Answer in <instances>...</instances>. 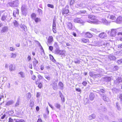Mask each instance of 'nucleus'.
Returning a JSON list of instances; mask_svg holds the SVG:
<instances>
[{
  "label": "nucleus",
  "mask_w": 122,
  "mask_h": 122,
  "mask_svg": "<svg viewBox=\"0 0 122 122\" xmlns=\"http://www.w3.org/2000/svg\"><path fill=\"white\" fill-rule=\"evenodd\" d=\"M89 19L86 20L87 22L90 23H93L94 24H98L99 22L97 20L96 16L94 15H90L88 16Z\"/></svg>",
  "instance_id": "1"
},
{
  "label": "nucleus",
  "mask_w": 122,
  "mask_h": 122,
  "mask_svg": "<svg viewBox=\"0 0 122 122\" xmlns=\"http://www.w3.org/2000/svg\"><path fill=\"white\" fill-rule=\"evenodd\" d=\"M1 16V20L2 21L6 20L8 18L9 16H7V14L4 11H0V17Z\"/></svg>",
  "instance_id": "2"
},
{
  "label": "nucleus",
  "mask_w": 122,
  "mask_h": 122,
  "mask_svg": "<svg viewBox=\"0 0 122 122\" xmlns=\"http://www.w3.org/2000/svg\"><path fill=\"white\" fill-rule=\"evenodd\" d=\"M119 29H111L110 31H109L108 33L109 32H110V35L112 36H115L116 35L117 33L119 30Z\"/></svg>",
  "instance_id": "3"
},
{
  "label": "nucleus",
  "mask_w": 122,
  "mask_h": 122,
  "mask_svg": "<svg viewBox=\"0 0 122 122\" xmlns=\"http://www.w3.org/2000/svg\"><path fill=\"white\" fill-rule=\"evenodd\" d=\"M19 4V1L18 0H16L9 2L8 4L10 6L13 7L17 6Z\"/></svg>",
  "instance_id": "4"
},
{
  "label": "nucleus",
  "mask_w": 122,
  "mask_h": 122,
  "mask_svg": "<svg viewBox=\"0 0 122 122\" xmlns=\"http://www.w3.org/2000/svg\"><path fill=\"white\" fill-rule=\"evenodd\" d=\"M90 76L94 79L100 77L101 76L100 74H96L95 73L91 72L89 73Z\"/></svg>",
  "instance_id": "5"
},
{
  "label": "nucleus",
  "mask_w": 122,
  "mask_h": 122,
  "mask_svg": "<svg viewBox=\"0 0 122 122\" xmlns=\"http://www.w3.org/2000/svg\"><path fill=\"white\" fill-rule=\"evenodd\" d=\"M108 14H107L106 15L107 17V18L111 20H113V21H114L116 20V18L114 15H109Z\"/></svg>",
  "instance_id": "6"
},
{
  "label": "nucleus",
  "mask_w": 122,
  "mask_h": 122,
  "mask_svg": "<svg viewBox=\"0 0 122 122\" xmlns=\"http://www.w3.org/2000/svg\"><path fill=\"white\" fill-rule=\"evenodd\" d=\"M57 81H52V88L54 90H56L57 89Z\"/></svg>",
  "instance_id": "7"
},
{
  "label": "nucleus",
  "mask_w": 122,
  "mask_h": 122,
  "mask_svg": "<svg viewBox=\"0 0 122 122\" xmlns=\"http://www.w3.org/2000/svg\"><path fill=\"white\" fill-rule=\"evenodd\" d=\"M73 21L74 22L76 23L82 24L83 23V20L80 18H76L74 19Z\"/></svg>",
  "instance_id": "8"
},
{
  "label": "nucleus",
  "mask_w": 122,
  "mask_h": 122,
  "mask_svg": "<svg viewBox=\"0 0 122 122\" xmlns=\"http://www.w3.org/2000/svg\"><path fill=\"white\" fill-rule=\"evenodd\" d=\"M122 81V78L119 77L117 78L116 80L114 81V83L116 84H118Z\"/></svg>",
  "instance_id": "9"
},
{
  "label": "nucleus",
  "mask_w": 122,
  "mask_h": 122,
  "mask_svg": "<svg viewBox=\"0 0 122 122\" xmlns=\"http://www.w3.org/2000/svg\"><path fill=\"white\" fill-rule=\"evenodd\" d=\"M69 6L68 5L66 6L65 8H64L62 9V13L63 14H66L69 12V10L68 9H66V8H68Z\"/></svg>",
  "instance_id": "10"
},
{
  "label": "nucleus",
  "mask_w": 122,
  "mask_h": 122,
  "mask_svg": "<svg viewBox=\"0 0 122 122\" xmlns=\"http://www.w3.org/2000/svg\"><path fill=\"white\" fill-rule=\"evenodd\" d=\"M101 21L103 24L107 25H109L110 23V21H107L104 18L102 19H101Z\"/></svg>",
  "instance_id": "11"
},
{
  "label": "nucleus",
  "mask_w": 122,
  "mask_h": 122,
  "mask_svg": "<svg viewBox=\"0 0 122 122\" xmlns=\"http://www.w3.org/2000/svg\"><path fill=\"white\" fill-rule=\"evenodd\" d=\"M56 53L60 55H61L63 56H64L65 55V51H60L58 50L56 52Z\"/></svg>",
  "instance_id": "12"
},
{
  "label": "nucleus",
  "mask_w": 122,
  "mask_h": 122,
  "mask_svg": "<svg viewBox=\"0 0 122 122\" xmlns=\"http://www.w3.org/2000/svg\"><path fill=\"white\" fill-rule=\"evenodd\" d=\"M67 27L69 30H73L74 26L70 22H68L67 23Z\"/></svg>",
  "instance_id": "13"
},
{
  "label": "nucleus",
  "mask_w": 122,
  "mask_h": 122,
  "mask_svg": "<svg viewBox=\"0 0 122 122\" xmlns=\"http://www.w3.org/2000/svg\"><path fill=\"white\" fill-rule=\"evenodd\" d=\"M116 22L117 23L120 24L122 22V17L119 16L118 17L117 19Z\"/></svg>",
  "instance_id": "14"
},
{
  "label": "nucleus",
  "mask_w": 122,
  "mask_h": 122,
  "mask_svg": "<svg viewBox=\"0 0 122 122\" xmlns=\"http://www.w3.org/2000/svg\"><path fill=\"white\" fill-rule=\"evenodd\" d=\"M99 37L102 38H105L107 36L105 32H102L99 35Z\"/></svg>",
  "instance_id": "15"
},
{
  "label": "nucleus",
  "mask_w": 122,
  "mask_h": 122,
  "mask_svg": "<svg viewBox=\"0 0 122 122\" xmlns=\"http://www.w3.org/2000/svg\"><path fill=\"white\" fill-rule=\"evenodd\" d=\"M20 27L25 31L26 32L27 30V27L24 25L21 24Z\"/></svg>",
  "instance_id": "16"
},
{
  "label": "nucleus",
  "mask_w": 122,
  "mask_h": 122,
  "mask_svg": "<svg viewBox=\"0 0 122 122\" xmlns=\"http://www.w3.org/2000/svg\"><path fill=\"white\" fill-rule=\"evenodd\" d=\"M8 28L7 26H5L3 28L1 31V32L3 33L5 32H7L8 30Z\"/></svg>",
  "instance_id": "17"
},
{
  "label": "nucleus",
  "mask_w": 122,
  "mask_h": 122,
  "mask_svg": "<svg viewBox=\"0 0 122 122\" xmlns=\"http://www.w3.org/2000/svg\"><path fill=\"white\" fill-rule=\"evenodd\" d=\"M92 35L89 32H87L85 33V36L88 38H90L92 37Z\"/></svg>",
  "instance_id": "18"
},
{
  "label": "nucleus",
  "mask_w": 122,
  "mask_h": 122,
  "mask_svg": "<svg viewBox=\"0 0 122 122\" xmlns=\"http://www.w3.org/2000/svg\"><path fill=\"white\" fill-rule=\"evenodd\" d=\"M53 40V37L52 36H49L48 39V42L49 44H51V43Z\"/></svg>",
  "instance_id": "19"
},
{
  "label": "nucleus",
  "mask_w": 122,
  "mask_h": 122,
  "mask_svg": "<svg viewBox=\"0 0 122 122\" xmlns=\"http://www.w3.org/2000/svg\"><path fill=\"white\" fill-rule=\"evenodd\" d=\"M19 13V10L17 9L14 10L13 12V15L14 17H16V15H18Z\"/></svg>",
  "instance_id": "20"
},
{
  "label": "nucleus",
  "mask_w": 122,
  "mask_h": 122,
  "mask_svg": "<svg viewBox=\"0 0 122 122\" xmlns=\"http://www.w3.org/2000/svg\"><path fill=\"white\" fill-rule=\"evenodd\" d=\"M14 103L13 100H11L8 101L5 104V105L7 106H9L12 104Z\"/></svg>",
  "instance_id": "21"
},
{
  "label": "nucleus",
  "mask_w": 122,
  "mask_h": 122,
  "mask_svg": "<svg viewBox=\"0 0 122 122\" xmlns=\"http://www.w3.org/2000/svg\"><path fill=\"white\" fill-rule=\"evenodd\" d=\"M96 117V115L95 114H92L89 116L88 117V119L91 120L95 118Z\"/></svg>",
  "instance_id": "22"
},
{
  "label": "nucleus",
  "mask_w": 122,
  "mask_h": 122,
  "mask_svg": "<svg viewBox=\"0 0 122 122\" xmlns=\"http://www.w3.org/2000/svg\"><path fill=\"white\" fill-rule=\"evenodd\" d=\"M95 97L94 95L92 93H91L89 96V99L91 100H93Z\"/></svg>",
  "instance_id": "23"
},
{
  "label": "nucleus",
  "mask_w": 122,
  "mask_h": 122,
  "mask_svg": "<svg viewBox=\"0 0 122 122\" xmlns=\"http://www.w3.org/2000/svg\"><path fill=\"white\" fill-rule=\"evenodd\" d=\"M54 46L56 48V52L57 51L59 50V47L57 44L56 42H55L54 44Z\"/></svg>",
  "instance_id": "24"
},
{
  "label": "nucleus",
  "mask_w": 122,
  "mask_h": 122,
  "mask_svg": "<svg viewBox=\"0 0 122 122\" xmlns=\"http://www.w3.org/2000/svg\"><path fill=\"white\" fill-rule=\"evenodd\" d=\"M58 85L60 89L63 90V84L61 82H59L58 83Z\"/></svg>",
  "instance_id": "25"
},
{
  "label": "nucleus",
  "mask_w": 122,
  "mask_h": 122,
  "mask_svg": "<svg viewBox=\"0 0 122 122\" xmlns=\"http://www.w3.org/2000/svg\"><path fill=\"white\" fill-rule=\"evenodd\" d=\"M9 70L10 71H14L15 69V68L13 67V65L12 64H11L9 65Z\"/></svg>",
  "instance_id": "26"
},
{
  "label": "nucleus",
  "mask_w": 122,
  "mask_h": 122,
  "mask_svg": "<svg viewBox=\"0 0 122 122\" xmlns=\"http://www.w3.org/2000/svg\"><path fill=\"white\" fill-rule=\"evenodd\" d=\"M102 97H103V98L104 101H108L109 100L108 98L104 94L102 95Z\"/></svg>",
  "instance_id": "27"
},
{
  "label": "nucleus",
  "mask_w": 122,
  "mask_h": 122,
  "mask_svg": "<svg viewBox=\"0 0 122 122\" xmlns=\"http://www.w3.org/2000/svg\"><path fill=\"white\" fill-rule=\"evenodd\" d=\"M36 15L34 13L32 14L31 15V18L32 19L34 20L36 18Z\"/></svg>",
  "instance_id": "28"
},
{
  "label": "nucleus",
  "mask_w": 122,
  "mask_h": 122,
  "mask_svg": "<svg viewBox=\"0 0 122 122\" xmlns=\"http://www.w3.org/2000/svg\"><path fill=\"white\" fill-rule=\"evenodd\" d=\"M33 65L34 66H36L37 64H38V61H37L36 59L34 58L33 59Z\"/></svg>",
  "instance_id": "29"
},
{
  "label": "nucleus",
  "mask_w": 122,
  "mask_h": 122,
  "mask_svg": "<svg viewBox=\"0 0 122 122\" xmlns=\"http://www.w3.org/2000/svg\"><path fill=\"white\" fill-rule=\"evenodd\" d=\"M81 40L84 43H87L89 42V40L87 39L83 38Z\"/></svg>",
  "instance_id": "30"
},
{
  "label": "nucleus",
  "mask_w": 122,
  "mask_h": 122,
  "mask_svg": "<svg viewBox=\"0 0 122 122\" xmlns=\"http://www.w3.org/2000/svg\"><path fill=\"white\" fill-rule=\"evenodd\" d=\"M14 25L15 27H18L19 26V24L16 20H14L13 22Z\"/></svg>",
  "instance_id": "31"
},
{
  "label": "nucleus",
  "mask_w": 122,
  "mask_h": 122,
  "mask_svg": "<svg viewBox=\"0 0 122 122\" xmlns=\"http://www.w3.org/2000/svg\"><path fill=\"white\" fill-rule=\"evenodd\" d=\"M16 56V55L15 54L12 53L10 54V56L11 58H15Z\"/></svg>",
  "instance_id": "32"
},
{
  "label": "nucleus",
  "mask_w": 122,
  "mask_h": 122,
  "mask_svg": "<svg viewBox=\"0 0 122 122\" xmlns=\"http://www.w3.org/2000/svg\"><path fill=\"white\" fill-rule=\"evenodd\" d=\"M19 74L20 75V76L22 78H24L25 76V75L24 73L22 72H20L19 73Z\"/></svg>",
  "instance_id": "33"
},
{
  "label": "nucleus",
  "mask_w": 122,
  "mask_h": 122,
  "mask_svg": "<svg viewBox=\"0 0 122 122\" xmlns=\"http://www.w3.org/2000/svg\"><path fill=\"white\" fill-rule=\"evenodd\" d=\"M109 58L111 60H115L116 59L115 57L113 56L110 55L109 57Z\"/></svg>",
  "instance_id": "34"
},
{
  "label": "nucleus",
  "mask_w": 122,
  "mask_h": 122,
  "mask_svg": "<svg viewBox=\"0 0 122 122\" xmlns=\"http://www.w3.org/2000/svg\"><path fill=\"white\" fill-rule=\"evenodd\" d=\"M22 14H23L24 15L26 16V14L27 13V10H22Z\"/></svg>",
  "instance_id": "35"
},
{
  "label": "nucleus",
  "mask_w": 122,
  "mask_h": 122,
  "mask_svg": "<svg viewBox=\"0 0 122 122\" xmlns=\"http://www.w3.org/2000/svg\"><path fill=\"white\" fill-rule=\"evenodd\" d=\"M74 62L76 64H79L80 62V59L79 58L76 59L74 61Z\"/></svg>",
  "instance_id": "36"
},
{
  "label": "nucleus",
  "mask_w": 122,
  "mask_h": 122,
  "mask_svg": "<svg viewBox=\"0 0 122 122\" xmlns=\"http://www.w3.org/2000/svg\"><path fill=\"white\" fill-rule=\"evenodd\" d=\"M50 59L53 62L55 63L56 61L55 59H54V58L53 56L51 55H50Z\"/></svg>",
  "instance_id": "37"
},
{
  "label": "nucleus",
  "mask_w": 122,
  "mask_h": 122,
  "mask_svg": "<svg viewBox=\"0 0 122 122\" xmlns=\"http://www.w3.org/2000/svg\"><path fill=\"white\" fill-rule=\"evenodd\" d=\"M26 98L29 100L31 97L30 94V93H27L26 95Z\"/></svg>",
  "instance_id": "38"
},
{
  "label": "nucleus",
  "mask_w": 122,
  "mask_h": 122,
  "mask_svg": "<svg viewBox=\"0 0 122 122\" xmlns=\"http://www.w3.org/2000/svg\"><path fill=\"white\" fill-rule=\"evenodd\" d=\"M34 20L36 23H37L38 22L41 21V19L39 18L36 17Z\"/></svg>",
  "instance_id": "39"
},
{
  "label": "nucleus",
  "mask_w": 122,
  "mask_h": 122,
  "mask_svg": "<svg viewBox=\"0 0 122 122\" xmlns=\"http://www.w3.org/2000/svg\"><path fill=\"white\" fill-rule=\"evenodd\" d=\"M55 106L58 109H59L61 107V106L60 104L58 103H56L55 104Z\"/></svg>",
  "instance_id": "40"
},
{
  "label": "nucleus",
  "mask_w": 122,
  "mask_h": 122,
  "mask_svg": "<svg viewBox=\"0 0 122 122\" xmlns=\"http://www.w3.org/2000/svg\"><path fill=\"white\" fill-rule=\"evenodd\" d=\"M45 77L46 79H47L48 80H51V77L49 75H45Z\"/></svg>",
  "instance_id": "41"
},
{
  "label": "nucleus",
  "mask_w": 122,
  "mask_h": 122,
  "mask_svg": "<svg viewBox=\"0 0 122 122\" xmlns=\"http://www.w3.org/2000/svg\"><path fill=\"white\" fill-rule=\"evenodd\" d=\"M31 59V56L30 55H28L27 57V60L29 62L30 61Z\"/></svg>",
  "instance_id": "42"
},
{
  "label": "nucleus",
  "mask_w": 122,
  "mask_h": 122,
  "mask_svg": "<svg viewBox=\"0 0 122 122\" xmlns=\"http://www.w3.org/2000/svg\"><path fill=\"white\" fill-rule=\"evenodd\" d=\"M27 10L26 8V6L25 5H22L21 7V11L23 10Z\"/></svg>",
  "instance_id": "43"
},
{
  "label": "nucleus",
  "mask_w": 122,
  "mask_h": 122,
  "mask_svg": "<svg viewBox=\"0 0 122 122\" xmlns=\"http://www.w3.org/2000/svg\"><path fill=\"white\" fill-rule=\"evenodd\" d=\"M15 122H25V121L23 120H19L18 119H17L16 121Z\"/></svg>",
  "instance_id": "44"
},
{
  "label": "nucleus",
  "mask_w": 122,
  "mask_h": 122,
  "mask_svg": "<svg viewBox=\"0 0 122 122\" xmlns=\"http://www.w3.org/2000/svg\"><path fill=\"white\" fill-rule=\"evenodd\" d=\"M56 24L55 23V20L54 19L53 21V23L52 26V27L54 28H56Z\"/></svg>",
  "instance_id": "45"
},
{
  "label": "nucleus",
  "mask_w": 122,
  "mask_h": 122,
  "mask_svg": "<svg viewBox=\"0 0 122 122\" xmlns=\"http://www.w3.org/2000/svg\"><path fill=\"white\" fill-rule=\"evenodd\" d=\"M116 107L117 109L119 110H120L121 109L120 107L119 106V104L118 103H116Z\"/></svg>",
  "instance_id": "46"
},
{
  "label": "nucleus",
  "mask_w": 122,
  "mask_h": 122,
  "mask_svg": "<svg viewBox=\"0 0 122 122\" xmlns=\"http://www.w3.org/2000/svg\"><path fill=\"white\" fill-rule=\"evenodd\" d=\"M105 79L107 81H110L111 79V78L110 77H106L105 78Z\"/></svg>",
  "instance_id": "47"
},
{
  "label": "nucleus",
  "mask_w": 122,
  "mask_h": 122,
  "mask_svg": "<svg viewBox=\"0 0 122 122\" xmlns=\"http://www.w3.org/2000/svg\"><path fill=\"white\" fill-rule=\"evenodd\" d=\"M47 6L48 7H50L52 8H54V6L53 5L50 4H47Z\"/></svg>",
  "instance_id": "48"
},
{
  "label": "nucleus",
  "mask_w": 122,
  "mask_h": 122,
  "mask_svg": "<svg viewBox=\"0 0 122 122\" xmlns=\"http://www.w3.org/2000/svg\"><path fill=\"white\" fill-rule=\"evenodd\" d=\"M90 30L95 33H96L97 32V30L96 29L94 28H91L90 29Z\"/></svg>",
  "instance_id": "49"
},
{
  "label": "nucleus",
  "mask_w": 122,
  "mask_h": 122,
  "mask_svg": "<svg viewBox=\"0 0 122 122\" xmlns=\"http://www.w3.org/2000/svg\"><path fill=\"white\" fill-rule=\"evenodd\" d=\"M38 11L40 15H41L42 14V10L40 9H38Z\"/></svg>",
  "instance_id": "50"
},
{
  "label": "nucleus",
  "mask_w": 122,
  "mask_h": 122,
  "mask_svg": "<svg viewBox=\"0 0 122 122\" xmlns=\"http://www.w3.org/2000/svg\"><path fill=\"white\" fill-rule=\"evenodd\" d=\"M59 95L60 97H61V98H62L63 97H64L63 94L61 91L59 92Z\"/></svg>",
  "instance_id": "51"
},
{
  "label": "nucleus",
  "mask_w": 122,
  "mask_h": 122,
  "mask_svg": "<svg viewBox=\"0 0 122 122\" xmlns=\"http://www.w3.org/2000/svg\"><path fill=\"white\" fill-rule=\"evenodd\" d=\"M38 42V44L39 45V46L40 47V48L41 49V50H42L43 52H44V50L42 47L41 46L40 43L39 42Z\"/></svg>",
  "instance_id": "52"
},
{
  "label": "nucleus",
  "mask_w": 122,
  "mask_h": 122,
  "mask_svg": "<svg viewBox=\"0 0 122 122\" xmlns=\"http://www.w3.org/2000/svg\"><path fill=\"white\" fill-rule=\"evenodd\" d=\"M41 94L40 92H37L36 94V97L37 98H39L41 96Z\"/></svg>",
  "instance_id": "53"
},
{
  "label": "nucleus",
  "mask_w": 122,
  "mask_h": 122,
  "mask_svg": "<svg viewBox=\"0 0 122 122\" xmlns=\"http://www.w3.org/2000/svg\"><path fill=\"white\" fill-rule=\"evenodd\" d=\"M117 63L119 64H122V59L118 60L117 61Z\"/></svg>",
  "instance_id": "54"
},
{
  "label": "nucleus",
  "mask_w": 122,
  "mask_h": 122,
  "mask_svg": "<svg viewBox=\"0 0 122 122\" xmlns=\"http://www.w3.org/2000/svg\"><path fill=\"white\" fill-rule=\"evenodd\" d=\"M96 5H94V6H93V7H91L90 9L92 10H95V9L96 8Z\"/></svg>",
  "instance_id": "55"
},
{
  "label": "nucleus",
  "mask_w": 122,
  "mask_h": 122,
  "mask_svg": "<svg viewBox=\"0 0 122 122\" xmlns=\"http://www.w3.org/2000/svg\"><path fill=\"white\" fill-rule=\"evenodd\" d=\"M74 0H71L70 1V4L71 5H73L74 2Z\"/></svg>",
  "instance_id": "56"
},
{
  "label": "nucleus",
  "mask_w": 122,
  "mask_h": 122,
  "mask_svg": "<svg viewBox=\"0 0 122 122\" xmlns=\"http://www.w3.org/2000/svg\"><path fill=\"white\" fill-rule=\"evenodd\" d=\"M76 90L77 91L79 92H80V93H81V90L80 88H76Z\"/></svg>",
  "instance_id": "57"
},
{
  "label": "nucleus",
  "mask_w": 122,
  "mask_h": 122,
  "mask_svg": "<svg viewBox=\"0 0 122 122\" xmlns=\"http://www.w3.org/2000/svg\"><path fill=\"white\" fill-rule=\"evenodd\" d=\"M37 77L40 79H42L43 78V77L40 74H39L38 75Z\"/></svg>",
  "instance_id": "58"
},
{
  "label": "nucleus",
  "mask_w": 122,
  "mask_h": 122,
  "mask_svg": "<svg viewBox=\"0 0 122 122\" xmlns=\"http://www.w3.org/2000/svg\"><path fill=\"white\" fill-rule=\"evenodd\" d=\"M53 49V47L52 46H50L49 47V50L51 51H52Z\"/></svg>",
  "instance_id": "59"
},
{
  "label": "nucleus",
  "mask_w": 122,
  "mask_h": 122,
  "mask_svg": "<svg viewBox=\"0 0 122 122\" xmlns=\"http://www.w3.org/2000/svg\"><path fill=\"white\" fill-rule=\"evenodd\" d=\"M52 30H53V31L54 33H56V28H55L53 27Z\"/></svg>",
  "instance_id": "60"
},
{
  "label": "nucleus",
  "mask_w": 122,
  "mask_h": 122,
  "mask_svg": "<svg viewBox=\"0 0 122 122\" xmlns=\"http://www.w3.org/2000/svg\"><path fill=\"white\" fill-rule=\"evenodd\" d=\"M13 120L11 118H10L9 119V122H13Z\"/></svg>",
  "instance_id": "61"
},
{
  "label": "nucleus",
  "mask_w": 122,
  "mask_h": 122,
  "mask_svg": "<svg viewBox=\"0 0 122 122\" xmlns=\"http://www.w3.org/2000/svg\"><path fill=\"white\" fill-rule=\"evenodd\" d=\"M2 116H1V118L2 119H3L5 118L6 116V115L5 114H4L3 115V114H2Z\"/></svg>",
  "instance_id": "62"
},
{
  "label": "nucleus",
  "mask_w": 122,
  "mask_h": 122,
  "mask_svg": "<svg viewBox=\"0 0 122 122\" xmlns=\"http://www.w3.org/2000/svg\"><path fill=\"white\" fill-rule=\"evenodd\" d=\"M82 84V85H83L84 86H85L87 84V82H86L85 81H83Z\"/></svg>",
  "instance_id": "63"
},
{
  "label": "nucleus",
  "mask_w": 122,
  "mask_h": 122,
  "mask_svg": "<svg viewBox=\"0 0 122 122\" xmlns=\"http://www.w3.org/2000/svg\"><path fill=\"white\" fill-rule=\"evenodd\" d=\"M9 50L11 51H13L15 50V49L14 48L12 47H10Z\"/></svg>",
  "instance_id": "64"
}]
</instances>
